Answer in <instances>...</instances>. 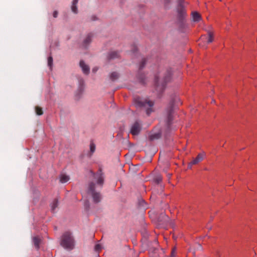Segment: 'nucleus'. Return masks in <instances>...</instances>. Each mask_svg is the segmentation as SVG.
I'll list each match as a JSON object with an SVG mask.
<instances>
[{"mask_svg": "<svg viewBox=\"0 0 257 257\" xmlns=\"http://www.w3.org/2000/svg\"><path fill=\"white\" fill-rule=\"evenodd\" d=\"M146 62H147L146 59L144 58L142 60L141 63L140 64V67H139L140 69H142L144 67V66L146 63Z\"/></svg>", "mask_w": 257, "mask_h": 257, "instance_id": "obj_23", "label": "nucleus"}, {"mask_svg": "<svg viewBox=\"0 0 257 257\" xmlns=\"http://www.w3.org/2000/svg\"><path fill=\"white\" fill-rule=\"evenodd\" d=\"M193 21L195 22H198L201 19L200 15L197 12H194L192 13Z\"/></svg>", "mask_w": 257, "mask_h": 257, "instance_id": "obj_13", "label": "nucleus"}, {"mask_svg": "<svg viewBox=\"0 0 257 257\" xmlns=\"http://www.w3.org/2000/svg\"><path fill=\"white\" fill-rule=\"evenodd\" d=\"M198 248H197L198 249H202V246H201V244H198Z\"/></svg>", "mask_w": 257, "mask_h": 257, "instance_id": "obj_32", "label": "nucleus"}, {"mask_svg": "<svg viewBox=\"0 0 257 257\" xmlns=\"http://www.w3.org/2000/svg\"><path fill=\"white\" fill-rule=\"evenodd\" d=\"M119 76V74L117 72H113L110 74L109 77L112 81H115L118 78Z\"/></svg>", "mask_w": 257, "mask_h": 257, "instance_id": "obj_16", "label": "nucleus"}, {"mask_svg": "<svg viewBox=\"0 0 257 257\" xmlns=\"http://www.w3.org/2000/svg\"><path fill=\"white\" fill-rule=\"evenodd\" d=\"M58 205V200L56 199L54 200L51 205V210L52 212H54L55 209L57 207Z\"/></svg>", "mask_w": 257, "mask_h": 257, "instance_id": "obj_19", "label": "nucleus"}, {"mask_svg": "<svg viewBox=\"0 0 257 257\" xmlns=\"http://www.w3.org/2000/svg\"><path fill=\"white\" fill-rule=\"evenodd\" d=\"M94 188V183L93 182L90 183L88 185V193L91 195L93 202L97 203L100 201L101 197L99 192L95 191Z\"/></svg>", "mask_w": 257, "mask_h": 257, "instance_id": "obj_4", "label": "nucleus"}, {"mask_svg": "<svg viewBox=\"0 0 257 257\" xmlns=\"http://www.w3.org/2000/svg\"><path fill=\"white\" fill-rule=\"evenodd\" d=\"M177 12L178 19L180 21H183L186 16V12L184 6V0H178Z\"/></svg>", "mask_w": 257, "mask_h": 257, "instance_id": "obj_5", "label": "nucleus"}, {"mask_svg": "<svg viewBox=\"0 0 257 257\" xmlns=\"http://www.w3.org/2000/svg\"><path fill=\"white\" fill-rule=\"evenodd\" d=\"M142 130V124L139 121H136L132 126L130 133L133 136H137Z\"/></svg>", "mask_w": 257, "mask_h": 257, "instance_id": "obj_7", "label": "nucleus"}, {"mask_svg": "<svg viewBox=\"0 0 257 257\" xmlns=\"http://www.w3.org/2000/svg\"><path fill=\"white\" fill-rule=\"evenodd\" d=\"M172 70L167 69L165 73H159L155 76V84L156 91L161 93L165 88L166 84L170 80Z\"/></svg>", "mask_w": 257, "mask_h": 257, "instance_id": "obj_1", "label": "nucleus"}, {"mask_svg": "<svg viewBox=\"0 0 257 257\" xmlns=\"http://www.w3.org/2000/svg\"><path fill=\"white\" fill-rule=\"evenodd\" d=\"M92 38V34H89L84 39L83 42V46L85 48L91 43Z\"/></svg>", "mask_w": 257, "mask_h": 257, "instance_id": "obj_11", "label": "nucleus"}, {"mask_svg": "<svg viewBox=\"0 0 257 257\" xmlns=\"http://www.w3.org/2000/svg\"><path fill=\"white\" fill-rule=\"evenodd\" d=\"M78 83H79L78 89L81 92L83 91V90L84 89V80L82 78H80L78 80Z\"/></svg>", "mask_w": 257, "mask_h": 257, "instance_id": "obj_17", "label": "nucleus"}, {"mask_svg": "<svg viewBox=\"0 0 257 257\" xmlns=\"http://www.w3.org/2000/svg\"><path fill=\"white\" fill-rule=\"evenodd\" d=\"M205 157V153L204 152L199 154L195 158L189 163L188 168H191L192 165L198 164L203 160Z\"/></svg>", "mask_w": 257, "mask_h": 257, "instance_id": "obj_8", "label": "nucleus"}, {"mask_svg": "<svg viewBox=\"0 0 257 257\" xmlns=\"http://www.w3.org/2000/svg\"><path fill=\"white\" fill-rule=\"evenodd\" d=\"M69 180V177L64 174L61 175L60 176V182L62 183L67 182Z\"/></svg>", "mask_w": 257, "mask_h": 257, "instance_id": "obj_18", "label": "nucleus"}, {"mask_svg": "<svg viewBox=\"0 0 257 257\" xmlns=\"http://www.w3.org/2000/svg\"><path fill=\"white\" fill-rule=\"evenodd\" d=\"M53 65V58L51 56H49L48 58V65L50 68H52Z\"/></svg>", "mask_w": 257, "mask_h": 257, "instance_id": "obj_22", "label": "nucleus"}, {"mask_svg": "<svg viewBox=\"0 0 257 257\" xmlns=\"http://www.w3.org/2000/svg\"><path fill=\"white\" fill-rule=\"evenodd\" d=\"M35 111L36 114L39 115H41L43 114L42 108L38 106L35 107Z\"/></svg>", "mask_w": 257, "mask_h": 257, "instance_id": "obj_20", "label": "nucleus"}, {"mask_svg": "<svg viewBox=\"0 0 257 257\" xmlns=\"http://www.w3.org/2000/svg\"><path fill=\"white\" fill-rule=\"evenodd\" d=\"M167 2H169V0H166Z\"/></svg>", "mask_w": 257, "mask_h": 257, "instance_id": "obj_34", "label": "nucleus"}, {"mask_svg": "<svg viewBox=\"0 0 257 257\" xmlns=\"http://www.w3.org/2000/svg\"><path fill=\"white\" fill-rule=\"evenodd\" d=\"M97 69L96 68H94L92 69V72H96L97 71Z\"/></svg>", "mask_w": 257, "mask_h": 257, "instance_id": "obj_31", "label": "nucleus"}, {"mask_svg": "<svg viewBox=\"0 0 257 257\" xmlns=\"http://www.w3.org/2000/svg\"><path fill=\"white\" fill-rule=\"evenodd\" d=\"M137 50V47L136 46H134V48L133 49V52H135V51Z\"/></svg>", "mask_w": 257, "mask_h": 257, "instance_id": "obj_33", "label": "nucleus"}, {"mask_svg": "<svg viewBox=\"0 0 257 257\" xmlns=\"http://www.w3.org/2000/svg\"><path fill=\"white\" fill-rule=\"evenodd\" d=\"M58 13L57 11H55L53 12V16L54 18H57L58 16Z\"/></svg>", "mask_w": 257, "mask_h": 257, "instance_id": "obj_29", "label": "nucleus"}, {"mask_svg": "<svg viewBox=\"0 0 257 257\" xmlns=\"http://www.w3.org/2000/svg\"><path fill=\"white\" fill-rule=\"evenodd\" d=\"M174 100H172L170 102L169 105L166 109V112H167V120H166V123L169 127V125L171 124L173 118V113H174Z\"/></svg>", "mask_w": 257, "mask_h": 257, "instance_id": "obj_6", "label": "nucleus"}, {"mask_svg": "<svg viewBox=\"0 0 257 257\" xmlns=\"http://www.w3.org/2000/svg\"><path fill=\"white\" fill-rule=\"evenodd\" d=\"M94 177L97 179V183L98 184L102 185L104 181L103 177L101 171L97 172L95 175Z\"/></svg>", "mask_w": 257, "mask_h": 257, "instance_id": "obj_10", "label": "nucleus"}, {"mask_svg": "<svg viewBox=\"0 0 257 257\" xmlns=\"http://www.w3.org/2000/svg\"><path fill=\"white\" fill-rule=\"evenodd\" d=\"M90 152L93 153L94 152L95 150V146L93 143H91L90 145Z\"/></svg>", "mask_w": 257, "mask_h": 257, "instance_id": "obj_25", "label": "nucleus"}, {"mask_svg": "<svg viewBox=\"0 0 257 257\" xmlns=\"http://www.w3.org/2000/svg\"><path fill=\"white\" fill-rule=\"evenodd\" d=\"M119 56V54L118 52L116 51H112L110 52L108 55V58L109 59H114L117 58H118Z\"/></svg>", "mask_w": 257, "mask_h": 257, "instance_id": "obj_15", "label": "nucleus"}, {"mask_svg": "<svg viewBox=\"0 0 257 257\" xmlns=\"http://www.w3.org/2000/svg\"><path fill=\"white\" fill-rule=\"evenodd\" d=\"M162 177L160 176H157L155 179V181L156 183L159 184L162 181Z\"/></svg>", "mask_w": 257, "mask_h": 257, "instance_id": "obj_26", "label": "nucleus"}, {"mask_svg": "<svg viewBox=\"0 0 257 257\" xmlns=\"http://www.w3.org/2000/svg\"><path fill=\"white\" fill-rule=\"evenodd\" d=\"M101 249V246L99 244H96L95 246V250L99 251Z\"/></svg>", "mask_w": 257, "mask_h": 257, "instance_id": "obj_27", "label": "nucleus"}, {"mask_svg": "<svg viewBox=\"0 0 257 257\" xmlns=\"http://www.w3.org/2000/svg\"><path fill=\"white\" fill-rule=\"evenodd\" d=\"M176 253V248H174L172 250V252H171V255L170 257H175V254Z\"/></svg>", "mask_w": 257, "mask_h": 257, "instance_id": "obj_28", "label": "nucleus"}, {"mask_svg": "<svg viewBox=\"0 0 257 257\" xmlns=\"http://www.w3.org/2000/svg\"><path fill=\"white\" fill-rule=\"evenodd\" d=\"M134 102L136 107L144 109L148 115L154 111V103L148 99L137 96L134 98Z\"/></svg>", "mask_w": 257, "mask_h": 257, "instance_id": "obj_2", "label": "nucleus"}, {"mask_svg": "<svg viewBox=\"0 0 257 257\" xmlns=\"http://www.w3.org/2000/svg\"><path fill=\"white\" fill-rule=\"evenodd\" d=\"M79 0H73L71 5V10L74 14H77L78 10L77 8V4L78 3Z\"/></svg>", "mask_w": 257, "mask_h": 257, "instance_id": "obj_14", "label": "nucleus"}, {"mask_svg": "<svg viewBox=\"0 0 257 257\" xmlns=\"http://www.w3.org/2000/svg\"><path fill=\"white\" fill-rule=\"evenodd\" d=\"M160 137V134L159 133L154 134L151 136V140L157 139H159Z\"/></svg>", "mask_w": 257, "mask_h": 257, "instance_id": "obj_24", "label": "nucleus"}, {"mask_svg": "<svg viewBox=\"0 0 257 257\" xmlns=\"http://www.w3.org/2000/svg\"><path fill=\"white\" fill-rule=\"evenodd\" d=\"M139 79H140V81L142 82V83H144V78L143 77H140Z\"/></svg>", "mask_w": 257, "mask_h": 257, "instance_id": "obj_30", "label": "nucleus"}, {"mask_svg": "<svg viewBox=\"0 0 257 257\" xmlns=\"http://www.w3.org/2000/svg\"><path fill=\"white\" fill-rule=\"evenodd\" d=\"M41 239L39 236H35L33 238V241L35 248L38 249L40 248V244L41 242Z\"/></svg>", "mask_w": 257, "mask_h": 257, "instance_id": "obj_12", "label": "nucleus"}, {"mask_svg": "<svg viewBox=\"0 0 257 257\" xmlns=\"http://www.w3.org/2000/svg\"><path fill=\"white\" fill-rule=\"evenodd\" d=\"M208 39L207 40V42L208 43H211L213 41V34L212 32L209 31L208 32Z\"/></svg>", "mask_w": 257, "mask_h": 257, "instance_id": "obj_21", "label": "nucleus"}, {"mask_svg": "<svg viewBox=\"0 0 257 257\" xmlns=\"http://www.w3.org/2000/svg\"><path fill=\"white\" fill-rule=\"evenodd\" d=\"M79 65H80V67L81 68L83 73H84L85 74H86V75H87L89 73V72H90L89 67L88 66V65L86 64L83 61L81 60L80 61Z\"/></svg>", "mask_w": 257, "mask_h": 257, "instance_id": "obj_9", "label": "nucleus"}, {"mask_svg": "<svg viewBox=\"0 0 257 257\" xmlns=\"http://www.w3.org/2000/svg\"><path fill=\"white\" fill-rule=\"evenodd\" d=\"M60 244L68 250H72L74 248L75 240L70 232L66 231L62 234L60 239Z\"/></svg>", "mask_w": 257, "mask_h": 257, "instance_id": "obj_3", "label": "nucleus"}]
</instances>
